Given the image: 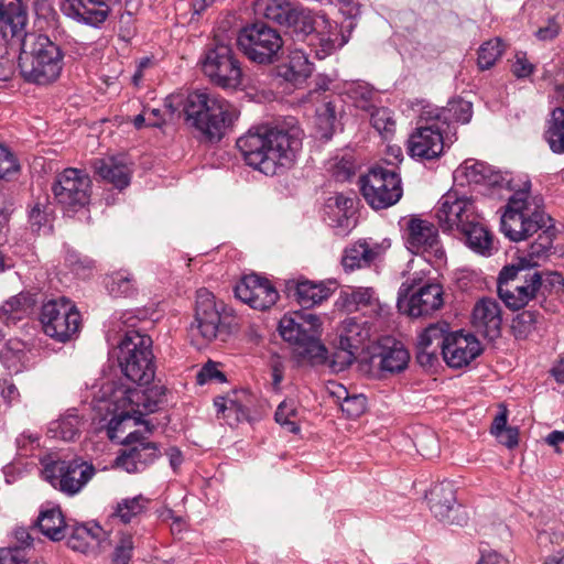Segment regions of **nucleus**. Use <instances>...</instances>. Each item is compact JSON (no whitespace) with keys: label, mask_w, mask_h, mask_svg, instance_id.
<instances>
[{"label":"nucleus","mask_w":564,"mask_h":564,"mask_svg":"<svg viewBox=\"0 0 564 564\" xmlns=\"http://www.w3.org/2000/svg\"><path fill=\"white\" fill-rule=\"evenodd\" d=\"M28 13L21 0H0V30L6 39L20 45L19 68L30 83L46 85L62 70L63 54L44 34L28 33Z\"/></svg>","instance_id":"1"},{"label":"nucleus","mask_w":564,"mask_h":564,"mask_svg":"<svg viewBox=\"0 0 564 564\" xmlns=\"http://www.w3.org/2000/svg\"><path fill=\"white\" fill-rule=\"evenodd\" d=\"M302 147L297 128L258 127L237 140L246 163L265 175H275L292 166Z\"/></svg>","instance_id":"2"},{"label":"nucleus","mask_w":564,"mask_h":564,"mask_svg":"<svg viewBox=\"0 0 564 564\" xmlns=\"http://www.w3.org/2000/svg\"><path fill=\"white\" fill-rule=\"evenodd\" d=\"M529 187L517 191L509 199L506 210L501 216V231L511 241H522L543 230L538 241L530 246L527 256L531 260V270H535L538 259L545 256L552 247L554 227L552 218L536 204L529 199Z\"/></svg>","instance_id":"3"},{"label":"nucleus","mask_w":564,"mask_h":564,"mask_svg":"<svg viewBox=\"0 0 564 564\" xmlns=\"http://www.w3.org/2000/svg\"><path fill=\"white\" fill-rule=\"evenodd\" d=\"M185 122L209 140H220L239 116L236 106L207 90H194L183 100Z\"/></svg>","instance_id":"4"},{"label":"nucleus","mask_w":564,"mask_h":564,"mask_svg":"<svg viewBox=\"0 0 564 564\" xmlns=\"http://www.w3.org/2000/svg\"><path fill=\"white\" fill-rule=\"evenodd\" d=\"M282 338L294 346L295 354L312 365L324 364L327 349L321 341L322 323L317 315L294 312L284 315L279 323Z\"/></svg>","instance_id":"5"},{"label":"nucleus","mask_w":564,"mask_h":564,"mask_svg":"<svg viewBox=\"0 0 564 564\" xmlns=\"http://www.w3.org/2000/svg\"><path fill=\"white\" fill-rule=\"evenodd\" d=\"M236 326V317L223 302H217L207 289L197 290L194 321L189 327L193 339L202 343L215 339L227 341Z\"/></svg>","instance_id":"6"},{"label":"nucleus","mask_w":564,"mask_h":564,"mask_svg":"<svg viewBox=\"0 0 564 564\" xmlns=\"http://www.w3.org/2000/svg\"><path fill=\"white\" fill-rule=\"evenodd\" d=\"M152 338L137 329L127 330L118 344L119 367L127 379L139 386L150 383L155 376Z\"/></svg>","instance_id":"7"},{"label":"nucleus","mask_w":564,"mask_h":564,"mask_svg":"<svg viewBox=\"0 0 564 564\" xmlns=\"http://www.w3.org/2000/svg\"><path fill=\"white\" fill-rule=\"evenodd\" d=\"M531 263L532 261L527 258H518L512 264L503 267L499 273L498 295L513 311L523 308L535 299L542 285L541 273L531 270Z\"/></svg>","instance_id":"8"},{"label":"nucleus","mask_w":564,"mask_h":564,"mask_svg":"<svg viewBox=\"0 0 564 564\" xmlns=\"http://www.w3.org/2000/svg\"><path fill=\"white\" fill-rule=\"evenodd\" d=\"M40 462L43 478L67 496L78 494L96 474L94 465L83 458L66 460L56 454H47Z\"/></svg>","instance_id":"9"},{"label":"nucleus","mask_w":564,"mask_h":564,"mask_svg":"<svg viewBox=\"0 0 564 564\" xmlns=\"http://www.w3.org/2000/svg\"><path fill=\"white\" fill-rule=\"evenodd\" d=\"M200 64L204 75L220 88L236 89L242 84L240 62L231 45L218 35L206 46Z\"/></svg>","instance_id":"10"},{"label":"nucleus","mask_w":564,"mask_h":564,"mask_svg":"<svg viewBox=\"0 0 564 564\" xmlns=\"http://www.w3.org/2000/svg\"><path fill=\"white\" fill-rule=\"evenodd\" d=\"M40 322L44 334L58 343H67L74 339L82 326L78 308L64 296L43 304Z\"/></svg>","instance_id":"11"},{"label":"nucleus","mask_w":564,"mask_h":564,"mask_svg":"<svg viewBox=\"0 0 564 564\" xmlns=\"http://www.w3.org/2000/svg\"><path fill=\"white\" fill-rule=\"evenodd\" d=\"M361 193L373 209L397 204L403 194L400 175L394 170L375 166L360 178Z\"/></svg>","instance_id":"12"},{"label":"nucleus","mask_w":564,"mask_h":564,"mask_svg":"<svg viewBox=\"0 0 564 564\" xmlns=\"http://www.w3.org/2000/svg\"><path fill=\"white\" fill-rule=\"evenodd\" d=\"M237 44L250 61L271 64L278 59L283 40L276 30L264 24H253L239 32Z\"/></svg>","instance_id":"13"},{"label":"nucleus","mask_w":564,"mask_h":564,"mask_svg":"<svg viewBox=\"0 0 564 564\" xmlns=\"http://www.w3.org/2000/svg\"><path fill=\"white\" fill-rule=\"evenodd\" d=\"M337 332L338 343L333 355L332 367L335 371H343L356 360L369 341L371 326L367 321L347 317L340 323Z\"/></svg>","instance_id":"14"},{"label":"nucleus","mask_w":564,"mask_h":564,"mask_svg":"<svg viewBox=\"0 0 564 564\" xmlns=\"http://www.w3.org/2000/svg\"><path fill=\"white\" fill-rule=\"evenodd\" d=\"M420 279H408L398 292V307L412 317L427 316L443 306V289L438 283L419 286Z\"/></svg>","instance_id":"15"},{"label":"nucleus","mask_w":564,"mask_h":564,"mask_svg":"<svg viewBox=\"0 0 564 564\" xmlns=\"http://www.w3.org/2000/svg\"><path fill=\"white\" fill-rule=\"evenodd\" d=\"M479 217L474 199L457 191H448L438 200L436 218L443 231L458 232Z\"/></svg>","instance_id":"16"},{"label":"nucleus","mask_w":564,"mask_h":564,"mask_svg":"<svg viewBox=\"0 0 564 564\" xmlns=\"http://www.w3.org/2000/svg\"><path fill=\"white\" fill-rule=\"evenodd\" d=\"M118 432L117 438H110L121 443L124 448L116 458V465L127 473H140L160 457L158 444L150 442L141 432L131 431L126 436Z\"/></svg>","instance_id":"17"},{"label":"nucleus","mask_w":564,"mask_h":564,"mask_svg":"<svg viewBox=\"0 0 564 564\" xmlns=\"http://www.w3.org/2000/svg\"><path fill=\"white\" fill-rule=\"evenodd\" d=\"M91 187L90 176L85 171L67 167L57 174L52 189L59 205L68 210H77L89 203Z\"/></svg>","instance_id":"18"},{"label":"nucleus","mask_w":564,"mask_h":564,"mask_svg":"<svg viewBox=\"0 0 564 564\" xmlns=\"http://www.w3.org/2000/svg\"><path fill=\"white\" fill-rule=\"evenodd\" d=\"M425 497L431 512L438 521L459 527L467 523V512L457 502L456 491L451 481L434 485Z\"/></svg>","instance_id":"19"},{"label":"nucleus","mask_w":564,"mask_h":564,"mask_svg":"<svg viewBox=\"0 0 564 564\" xmlns=\"http://www.w3.org/2000/svg\"><path fill=\"white\" fill-rule=\"evenodd\" d=\"M135 388H133L134 390ZM132 388H118L111 395L115 415L109 421L107 434L109 438H117L118 432H126L130 425L140 423V416L145 415L142 411V399L131 400Z\"/></svg>","instance_id":"20"},{"label":"nucleus","mask_w":564,"mask_h":564,"mask_svg":"<svg viewBox=\"0 0 564 564\" xmlns=\"http://www.w3.org/2000/svg\"><path fill=\"white\" fill-rule=\"evenodd\" d=\"M443 132L440 117H435L424 126H419L408 141L411 156L426 160L440 156L445 145Z\"/></svg>","instance_id":"21"},{"label":"nucleus","mask_w":564,"mask_h":564,"mask_svg":"<svg viewBox=\"0 0 564 564\" xmlns=\"http://www.w3.org/2000/svg\"><path fill=\"white\" fill-rule=\"evenodd\" d=\"M235 294L241 302L260 311L270 308L279 299V293L271 282L257 274L242 278L235 288Z\"/></svg>","instance_id":"22"},{"label":"nucleus","mask_w":564,"mask_h":564,"mask_svg":"<svg viewBox=\"0 0 564 564\" xmlns=\"http://www.w3.org/2000/svg\"><path fill=\"white\" fill-rule=\"evenodd\" d=\"M67 545L77 552L97 554L110 546L108 533L97 523L69 525Z\"/></svg>","instance_id":"23"},{"label":"nucleus","mask_w":564,"mask_h":564,"mask_svg":"<svg viewBox=\"0 0 564 564\" xmlns=\"http://www.w3.org/2000/svg\"><path fill=\"white\" fill-rule=\"evenodd\" d=\"M482 351L479 340L471 334L462 330L447 335V344L443 347V358L452 368H462L478 357Z\"/></svg>","instance_id":"24"},{"label":"nucleus","mask_w":564,"mask_h":564,"mask_svg":"<svg viewBox=\"0 0 564 564\" xmlns=\"http://www.w3.org/2000/svg\"><path fill=\"white\" fill-rule=\"evenodd\" d=\"M449 325L445 322L431 324L419 336L416 344V360L423 367H432L443 347L447 344Z\"/></svg>","instance_id":"25"},{"label":"nucleus","mask_w":564,"mask_h":564,"mask_svg":"<svg viewBox=\"0 0 564 564\" xmlns=\"http://www.w3.org/2000/svg\"><path fill=\"white\" fill-rule=\"evenodd\" d=\"M61 11L77 22L91 26L104 23L109 13V0H61Z\"/></svg>","instance_id":"26"},{"label":"nucleus","mask_w":564,"mask_h":564,"mask_svg":"<svg viewBox=\"0 0 564 564\" xmlns=\"http://www.w3.org/2000/svg\"><path fill=\"white\" fill-rule=\"evenodd\" d=\"M471 323L474 328L489 340L498 338L501 334V307L496 300L481 299L473 310Z\"/></svg>","instance_id":"27"},{"label":"nucleus","mask_w":564,"mask_h":564,"mask_svg":"<svg viewBox=\"0 0 564 564\" xmlns=\"http://www.w3.org/2000/svg\"><path fill=\"white\" fill-rule=\"evenodd\" d=\"M406 231L408 248L412 252L419 253L429 250L438 252V232L432 223L413 217L408 221Z\"/></svg>","instance_id":"28"},{"label":"nucleus","mask_w":564,"mask_h":564,"mask_svg":"<svg viewBox=\"0 0 564 564\" xmlns=\"http://www.w3.org/2000/svg\"><path fill=\"white\" fill-rule=\"evenodd\" d=\"M386 248L383 243L359 240L345 249L341 264L346 271L368 268L382 257Z\"/></svg>","instance_id":"29"},{"label":"nucleus","mask_w":564,"mask_h":564,"mask_svg":"<svg viewBox=\"0 0 564 564\" xmlns=\"http://www.w3.org/2000/svg\"><path fill=\"white\" fill-rule=\"evenodd\" d=\"M377 359L381 372L393 375L408 367L410 355L401 343L386 338L381 344L380 351L372 356L373 361Z\"/></svg>","instance_id":"30"},{"label":"nucleus","mask_w":564,"mask_h":564,"mask_svg":"<svg viewBox=\"0 0 564 564\" xmlns=\"http://www.w3.org/2000/svg\"><path fill=\"white\" fill-rule=\"evenodd\" d=\"M93 167L96 174L118 189H123L130 184L132 171L121 158L96 159Z\"/></svg>","instance_id":"31"},{"label":"nucleus","mask_w":564,"mask_h":564,"mask_svg":"<svg viewBox=\"0 0 564 564\" xmlns=\"http://www.w3.org/2000/svg\"><path fill=\"white\" fill-rule=\"evenodd\" d=\"M36 300L30 292H20L0 305V321L7 326L15 325L33 311Z\"/></svg>","instance_id":"32"},{"label":"nucleus","mask_w":564,"mask_h":564,"mask_svg":"<svg viewBox=\"0 0 564 564\" xmlns=\"http://www.w3.org/2000/svg\"><path fill=\"white\" fill-rule=\"evenodd\" d=\"M312 69L313 65L304 50L294 48L290 52L288 62L278 67V76L297 86L312 74Z\"/></svg>","instance_id":"33"},{"label":"nucleus","mask_w":564,"mask_h":564,"mask_svg":"<svg viewBox=\"0 0 564 564\" xmlns=\"http://www.w3.org/2000/svg\"><path fill=\"white\" fill-rule=\"evenodd\" d=\"M317 21L315 14L302 6H291L284 25L292 30L299 40H308L315 32Z\"/></svg>","instance_id":"34"},{"label":"nucleus","mask_w":564,"mask_h":564,"mask_svg":"<svg viewBox=\"0 0 564 564\" xmlns=\"http://www.w3.org/2000/svg\"><path fill=\"white\" fill-rule=\"evenodd\" d=\"M322 22L324 24V29H327V32H314L310 36L307 43L308 46L312 47V51L315 52L318 59H323L330 55L337 47L344 44V42L338 41L339 31L337 30V26H333L324 17H322Z\"/></svg>","instance_id":"35"},{"label":"nucleus","mask_w":564,"mask_h":564,"mask_svg":"<svg viewBox=\"0 0 564 564\" xmlns=\"http://www.w3.org/2000/svg\"><path fill=\"white\" fill-rule=\"evenodd\" d=\"M458 234L464 237L465 242L473 251L482 256L491 254L494 243L492 235L482 225L480 217L478 221L466 226L465 229L459 230Z\"/></svg>","instance_id":"36"},{"label":"nucleus","mask_w":564,"mask_h":564,"mask_svg":"<svg viewBox=\"0 0 564 564\" xmlns=\"http://www.w3.org/2000/svg\"><path fill=\"white\" fill-rule=\"evenodd\" d=\"M37 525L41 532L53 541L66 538V531L69 529L62 511L55 508L42 511L37 519Z\"/></svg>","instance_id":"37"},{"label":"nucleus","mask_w":564,"mask_h":564,"mask_svg":"<svg viewBox=\"0 0 564 564\" xmlns=\"http://www.w3.org/2000/svg\"><path fill=\"white\" fill-rule=\"evenodd\" d=\"M330 290L322 283H314L311 281H300L296 283L295 297L299 304L303 307H311L322 303L328 299Z\"/></svg>","instance_id":"38"},{"label":"nucleus","mask_w":564,"mask_h":564,"mask_svg":"<svg viewBox=\"0 0 564 564\" xmlns=\"http://www.w3.org/2000/svg\"><path fill=\"white\" fill-rule=\"evenodd\" d=\"M82 421L76 413H67L58 420L52 421L47 429L51 438L73 441L79 435Z\"/></svg>","instance_id":"39"},{"label":"nucleus","mask_w":564,"mask_h":564,"mask_svg":"<svg viewBox=\"0 0 564 564\" xmlns=\"http://www.w3.org/2000/svg\"><path fill=\"white\" fill-rule=\"evenodd\" d=\"M545 139L555 153H564V109L558 107L553 110Z\"/></svg>","instance_id":"40"},{"label":"nucleus","mask_w":564,"mask_h":564,"mask_svg":"<svg viewBox=\"0 0 564 564\" xmlns=\"http://www.w3.org/2000/svg\"><path fill=\"white\" fill-rule=\"evenodd\" d=\"M214 405L217 409V414L226 419L229 424L234 422H241L249 420V410L242 405L238 400L226 397H217L214 400Z\"/></svg>","instance_id":"41"},{"label":"nucleus","mask_w":564,"mask_h":564,"mask_svg":"<svg viewBox=\"0 0 564 564\" xmlns=\"http://www.w3.org/2000/svg\"><path fill=\"white\" fill-rule=\"evenodd\" d=\"M165 391L163 386L155 384L147 389H134L130 394L131 400L142 399V411L149 414L159 410L164 402Z\"/></svg>","instance_id":"42"},{"label":"nucleus","mask_w":564,"mask_h":564,"mask_svg":"<svg viewBox=\"0 0 564 564\" xmlns=\"http://www.w3.org/2000/svg\"><path fill=\"white\" fill-rule=\"evenodd\" d=\"M275 421L288 432L297 434L300 432V412L296 401L288 399L281 402L275 411Z\"/></svg>","instance_id":"43"},{"label":"nucleus","mask_w":564,"mask_h":564,"mask_svg":"<svg viewBox=\"0 0 564 564\" xmlns=\"http://www.w3.org/2000/svg\"><path fill=\"white\" fill-rule=\"evenodd\" d=\"M291 6L284 0H256L254 11L268 20L284 25Z\"/></svg>","instance_id":"44"},{"label":"nucleus","mask_w":564,"mask_h":564,"mask_svg":"<svg viewBox=\"0 0 564 564\" xmlns=\"http://www.w3.org/2000/svg\"><path fill=\"white\" fill-rule=\"evenodd\" d=\"M473 116V105L463 99L451 100L447 106L442 109L441 113L436 117L441 118V124H446V121H455L460 123H468Z\"/></svg>","instance_id":"45"},{"label":"nucleus","mask_w":564,"mask_h":564,"mask_svg":"<svg viewBox=\"0 0 564 564\" xmlns=\"http://www.w3.org/2000/svg\"><path fill=\"white\" fill-rule=\"evenodd\" d=\"M149 499L142 495L133 498L122 499L116 508L115 514L123 522L129 523L144 512L149 503Z\"/></svg>","instance_id":"46"},{"label":"nucleus","mask_w":564,"mask_h":564,"mask_svg":"<svg viewBox=\"0 0 564 564\" xmlns=\"http://www.w3.org/2000/svg\"><path fill=\"white\" fill-rule=\"evenodd\" d=\"M336 107L332 101H324L316 108V126L321 137L330 139L335 129Z\"/></svg>","instance_id":"47"},{"label":"nucleus","mask_w":564,"mask_h":564,"mask_svg":"<svg viewBox=\"0 0 564 564\" xmlns=\"http://www.w3.org/2000/svg\"><path fill=\"white\" fill-rule=\"evenodd\" d=\"M505 45L496 37L485 42L478 51V65L481 69H489L501 57Z\"/></svg>","instance_id":"48"},{"label":"nucleus","mask_w":564,"mask_h":564,"mask_svg":"<svg viewBox=\"0 0 564 564\" xmlns=\"http://www.w3.org/2000/svg\"><path fill=\"white\" fill-rule=\"evenodd\" d=\"M107 289L115 297L129 296L134 292V281L128 272L118 271L109 276Z\"/></svg>","instance_id":"49"},{"label":"nucleus","mask_w":564,"mask_h":564,"mask_svg":"<svg viewBox=\"0 0 564 564\" xmlns=\"http://www.w3.org/2000/svg\"><path fill=\"white\" fill-rule=\"evenodd\" d=\"M538 318L539 314L530 310L517 314L511 325L514 337L517 339H525L535 329Z\"/></svg>","instance_id":"50"},{"label":"nucleus","mask_w":564,"mask_h":564,"mask_svg":"<svg viewBox=\"0 0 564 564\" xmlns=\"http://www.w3.org/2000/svg\"><path fill=\"white\" fill-rule=\"evenodd\" d=\"M347 94L354 105L359 109L370 111L375 106L373 98L376 93L367 84H352L348 88Z\"/></svg>","instance_id":"51"},{"label":"nucleus","mask_w":564,"mask_h":564,"mask_svg":"<svg viewBox=\"0 0 564 564\" xmlns=\"http://www.w3.org/2000/svg\"><path fill=\"white\" fill-rule=\"evenodd\" d=\"M465 174L470 182L487 183L489 185H498L501 176L498 173H492L490 167L480 162L466 164Z\"/></svg>","instance_id":"52"},{"label":"nucleus","mask_w":564,"mask_h":564,"mask_svg":"<svg viewBox=\"0 0 564 564\" xmlns=\"http://www.w3.org/2000/svg\"><path fill=\"white\" fill-rule=\"evenodd\" d=\"M370 121L372 127L386 138L394 131L395 121L392 118L391 111L387 108H376L373 106L370 110Z\"/></svg>","instance_id":"53"},{"label":"nucleus","mask_w":564,"mask_h":564,"mask_svg":"<svg viewBox=\"0 0 564 564\" xmlns=\"http://www.w3.org/2000/svg\"><path fill=\"white\" fill-rule=\"evenodd\" d=\"M19 171L20 165L14 154L0 144V180H11Z\"/></svg>","instance_id":"54"},{"label":"nucleus","mask_w":564,"mask_h":564,"mask_svg":"<svg viewBox=\"0 0 564 564\" xmlns=\"http://www.w3.org/2000/svg\"><path fill=\"white\" fill-rule=\"evenodd\" d=\"M354 206V199L350 197H346L343 194H337L334 197H330L327 203V207L335 212V209L338 212V214H341L338 218V226L339 227H347L348 226V216L347 212L348 209H351Z\"/></svg>","instance_id":"55"},{"label":"nucleus","mask_w":564,"mask_h":564,"mask_svg":"<svg viewBox=\"0 0 564 564\" xmlns=\"http://www.w3.org/2000/svg\"><path fill=\"white\" fill-rule=\"evenodd\" d=\"M0 564H45L26 558L22 547H3L0 550Z\"/></svg>","instance_id":"56"},{"label":"nucleus","mask_w":564,"mask_h":564,"mask_svg":"<svg viewBox=\"0 0 564 564\" xmlns=\"http://www.w3.org/2000/svg\"><path fill=\"white\" fill-rule=\"evenodd\" d=\"M133 550V541L130 534H122L112 555L113 564H129Z\"/></svg>","instance_id":"57"},{"label":"nucleus","mask_w":564,"mask_h":564,"mask_svg":"<svg viewBox=\"0 0 564 564\" xmlns=\"http://www.w3.org/2000/svg\"><path fill=\"white\" fill-rule=\"evenodd\" d=\"M341 411L350 419L360 416L366 410V398L364 395H346L340 404Z\"/></svg>","instance_id":"58"},{"label":"nucleus","mask_w":564,"mask_h":564,"mask_svg":"<svg viewBox=\"0 0 564 564\" xmlns=\"http://www.w3.org/2000/svg\"><path fill=\"white\" fill-rule=\"evenodd\" d=\"M15 72L14 56H11L8 46L0 44V82H8Z\"/></svg>","instance_id":"59"},{"label":"nucleus","mask_w":564,"mask_h":564,"mask_svg":"<svg viewBox=\"0 0 564 564\" xmlns=\"http://www.w3.org/2000/svg\"><path fill=\"white\" fill-rule=\"evenodd\" d=\"M375 292L371 288H356L347 293L348 304H354L356 308L371 304Z\"/></svg>","instance_id":"60"},{"label":"nucleus","mask_w":564,"mask_h":564,"mask_svg":"<svg viewBox=\"0 0 564 564\" xmlns=\"http://www.w3.org/2000/svg\"><path fill=\"white\" fill-rule=\"evenodd\" d=\"M29 223L32 231L40 232L48 223V214L45 208L36 203L29 213Z\"/></svg>","instance_id":"61"},{"label":"nucleus","mask_w":564,"mask_h":564,"mask_svg":"<svg viewBox=\"0 0 564 564\" xmlns=\"http://www.w3.org/2000/svg\"><path fill=\"white\" fill-rule=\"evenodd\" d=\"M210 380H217L219 382H224L226 380L225 375L218 370L216 364L213 362L206 364L197 375V382L199 384H204Z\"/></svg>","instance_id":"62"},{"label":"nucleus","mask_w":564,"mask_h":564,"mask_svg":"<svg viewBox=\"0 0 564 564\" xmlns=\"http://www.w3.org/2000/svg\"><path fill=\"white\" fill-rule=\"evenodd\" d=\"M32 4L37 18L50 20L56 14L52 0H33Z\"/></svg>","instance_id":"63"},{"label":"nucleus","mask_w":564,"mask_h":564,"mask_svg":"<svg viewBox=\"0 0 564 564\" xmlns=\"http://www.w3.org/2000/svg\"><path fill=\"white\" fill-rule=\"evenodd\" d=\"M495 436L502 445L507 446L508 448H513L519 443V432L516 427H508L495 434Z\"/></svg>","instance_id":"64"}]
</instances>
